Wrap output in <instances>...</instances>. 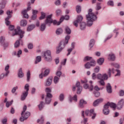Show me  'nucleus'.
Listing matches in <instances>:
<instances>
[{
	"mask_svg": "<svg viewBox=\"0 0 124 124\" xmlns=\"http://www.w3.org/2000/svg\"><path fill=\"white\" fill-rule=\"evenodd\" d=\"M111 73H115V69L113 68H109L108 71V74L106 73L101 74L100 73L96 74L95 73H93L92 75V80H100L98 81V83L101 85V86H105V82L104 80H108V78L111 77Z\"/></svg>",
	"mask_w": 124,
	"mask_h": 124,
	"instance_id": "1",
	"label": "nucleus"
},
{
	"mask_svg": "<svg viewBox=\"0 0 124 124\" xmlns=\"http://www.w3.org/2000/svg\"><path fill=\"white\" fill-rule=\"evenodd\" d=\"M15 27L14 25H10L8 26V29L10 31H12V36H15V35H19L20 38H23L24 37V34L25 31L20 29V27H17L16 29H15Z\"/></svg>",
	"mask_w": 124,
	"mask_h": 124,
	"instance_id": "2",
	"label": "nucleus"
},
{
	"mask_svg": "<svg viewBox=\"0 0 124 124\" xmlns=\"http://www.w3.org/2000/svg\"><path fill=\"white\" fill-rule=\"evenodd\" d=\"M87 24L88 27H91L93 26V21H95L97 17L93 13V9H90L88 11V15H86Z\"/></svg>",
	"mask_w": 124,
	"mask_h": 124,
	"instance_id": "3",
	"label": "nucleus"
},
{
	"mask_svg": "<svg viewBox=\"0 0 124 124\" xmlns=\"http://www.w3.org/2000/svg\"><path fill=\"white\" fill-rule=\"evenodd\" d=\"M52 16H53V15L51 14L46 16V24H48L49 27L51 26V24H52V23H53V25H57V26L61 25V23L62 22L61 21V19L58 22L57 21V20H56L53 21V19H52Z\"/></svg>",
	"mask_w": 124,
	"mask_h": 124,
	"instance_id": "4",
	"label": "nucleus"
},
{
	"mask_svg": "<svg viewBox=\"0 0 124 124\" xmlns=\"http://www.w3.org/2000/svg\"><path fill=\"white\" fill-rule=\"evenodd\" d=\"M30 85L28 84H26L24 86V90L26 91H23L22 94L21 95V100L23 101L26 99V98L28 96L29 94V91L30 90Z\"/></svg>",
	"mask_w": 124,
	"mask_h": 124,
	"instance_id": "5",
	"label": "nucleus"
},
{
	"mask_svg": "<svg viewBox=\"0 0 124 124\" xmlns=\"http://www.w3.org/2000/svg\"><path fill=\"white\" fill-rule=\"evenodd\" d=\"M44 58L47 62H51L52 61V56H51V51L46 50L44 52Z\"/></svg>",
	"mask_w": 124,
	"mask_h": 124,
	"instance_id": "6",
	"label": "nucleus"
},
{
	"mask_svg": "<svg viewBox=\"0 0 124 124\" xmlns=\"http://www.w3.org/2000/svg\"><path fill=\"white\" fill-rule=\"evenodd\" d=\"M80 85L79 81H77L76 83V86H73L72 91L73 92H75V91H76V88H77V93L78 94H80L81 93V92H82V87Z\"/></svg>",
	"mask_w": 124,
	"mask_h": 124,
	"instance_id": "7",
	"label": "nucleus"
},
{
	"mask_svg": "<svg viewBox=\"0 0 124 124\" xmlns=\"http://www.w3.org/2000/svg\"><path fill=\"white\" fill-rule=\"evenodd\" d=\"M6 14L8 16L5 19V23L6 25L8 27L11 25V22L10 21H9V19H10V18H11V17L12 16V11H7V12H6Z\"/></svg>",
	"mask_w": 124,
	"mask_h": 124,
	"instance_id": "8",
	"label": "nucleus"
},
{
	"mask_svg": "<svg viewBox=\"0 0 124 124\" xmlns=\"http://www.w3.org/2000/svg\"><path fill=\"white\" fill-rule=\"evenodd\" d=\"M85 114L86 115V116H90V117L92 116V120H94V119L95 118V116H96V114L94 113V110H93V109L86 110L85 111Z\"/></svg>",
	"mask_w": 124,
	"mask_h": 124,
	"instance_id": "9",
	"label": "nucleus"
},
{
	"mask_svg": "<svg viewBox=\"0 0 124 124\" xmlns=\"http://www.w3.org/2000/svg\"><path fill=\"white\" fill-rule=\"evenodd\" d=\"M89 82L90 84V86H89L88 83H85L83 85V88L85 90H89L90 92H92L93 90V80H90Z\"/></svg>",
	"mask_w": 124,
	"mask_h": 124,
	"instance_id": "10",
	"label": "nucleus"
},
{
	"mask_svg": "<svg viewBox=\"0 0 124 124\" xmlns=\"http://www.w3.org/2000/svg\"><path fill=\"white\" fill-rule=\"evenodd\" d=\"M91 66H95V61L92 60V61L90 62V63L88 62L84 64V67L86 69H90Z\"/></svg>",
	"mask_w": 124,
	"mask_h": 124,
	"instance_id": "11",
	"label": "nucleus"
},
{
	"mask_svg": "<svg viewBox=\"0 0 124 124\" xmlns=\"http://www.w3.org/2000/svg\"><path fill=\"white\" fill-rule=\"evenodd\" d=\"M124 99L121 98L120 100H119L118 104L117 105V108L118 110H120L122 109L123 107H124Z\"/></svg>",
	"mask_w": 124,
	"mask_h": 124,
	"instance_id": "12",
	"label": "nucleus"
},
{
	"mask_svg": "<svg viewBox=\"0 0 124 124\" xmlns=\"http://www.w3.org/2000/svg\"><path fill=\"white\" fill-rule=\"evenodd\" d=\"M53 96L52 94H48L46 96L45 102V104H47V105H49L51 103V101H52V97Z\"/></svg>",
	"mask_w": 124,
	"mask_h": 124,
	"instance_id": "13",
	"label": "nucleus"
},
{
	"mask_svg": "<svg viewBox=\"0 0 124 124\" xmlns=\"http://www.w3.org/2000/svg\"><path fill=\"white\" fill-rule=\"evenodd\" d=\"M22 50L19 49L17 51H14L12 53V55L13 56L16 57L17 58H20L21 57V55H22Z\"/></svg>",
	"mask_w": 124,
	"mask_h": 124,
	"instance_id": "14",
	"label": "nucleus"
},
{
	"mask_svg": "<svg viewBox=\"0 0 124 124\" xmlns=\"http://www.w3.org/2000/svg\"><path fill=\"white\" fill-rule=\"evenodd\" d=\"M10 68V66L9 65V64H7L4 67V70L5 72L2 73V74H3L5 77H7L9 75V73H10V71H9Z\"/></svg>",
	"mask_w": 124,
	"mask_h": 124,
	"instance_id": "15",
	"label": "nucleus"
},
{
	"mask_svg": "<svg viewBox=\"0 0 124 124\" xmlns=\"http://www.w3.org/2000/svg\"><path fill=\"white\" fill-rule=\"evenodd\" d=\"M83 20V16H78L77 19L74 22V25L75 27H78V23H81Z\"/></svg>",
	"mask_w": 124,
	"mask_h": 124,
	"instance_id": "16",
	"label": "nucleus"
},
{
	"mask_svg": "<svg viewBox=\"0 0 124 124\" xmlns=\"http://www.w3.org/2000/svg\"><path fill=\"white\" fill-rule=\"evenodd\" d=\"M108 104H106L104 106V109H103V112L104 115H109V113H110V111L109 110V109H108L109 108L108 107Z\"/></svg>",
	"mask_w": 124,
	"mask_h": 124,
	"instance_id": "17",
	"label": "nucleus"
},
{
	"mask_svg": "<svg viewBox=\"0 0 124 124\" xmlns=\"http://www.w3.org/2000/svg\"><path fill=\"white\" fill-rule=\"evenodd\" d=\"M27 110V106H24L23 107V110L21 112V117L20 118V122H24L25 120H27V118L24 116V113L26 112Z\"/></svg>",
	"mask_w": 124,
	"mask_h": 124,
	"instance_id": "18",
	"label": "nucleus"
},
{
	"mask_svg": "<svg viewBox=\"0 0 124 124\" xmlns=\"http://www.w3.org/2000/svg\"><path fill=\"white\" fill-rule=\"evenodd\" d=\"M74 48H75V43H72L71 45V47L67 49L68 53L67 54V56H69V55H70L72 51L74 50Z\"/></svg>",
	"mask_w": 124,
	"mask_h": 124,
	"instance_id": "19",
	"label": "nucleus"
},
{
	"mask_svg": "<svg viewBox=\"0 0 124 124\" xmlns=\"http://www.w3.org/2000/svg\"><path fill=\"white\" fill-rule=\"evenodd\" d=\"M102 102H103V98L97 99L93 102V106L94 107L98 106V105L100 104V103H102Z\"/></svg>",
	"mask_w": 124,
	"mask_h": 124,
	"instance_id": "20",
	"label": "nucleus"
},
{
	"mask_svg": "<svg viewBox=\"0 0 124 124\" xmlns=\"http://www.w3.org/2000/svg\"><path fill=\"white\" fill-rule=\"evenodd\" d=\"M108 61H111V62H114L116 60V56L115 54L113 53H110L108 56Z\"/></svg>",
	"mask_w": 124,
	"mask_h": 124,
	"instance_id": "21",
	"label": "nucleus"
},
{
	"mask_svg": "<svg viewBox=\"0 0 124 124\" xmlns=\"http://www.w3.org/2000/svg\"><path fill=\"white\" fill-rule=\"evenodd\" d=\"M95 9L96 10L95 14H98V11L101 9V3L97 2L96 7H95Z\"/></svg>",
	"mask_w": 124,
	"mask_h": 124,
	"instance_id": "22",
	"label": "nucleus"
},
{
	"mask_svg": "<svg viewBox=\"0 0 124 124\" xmlns=\"http://www.w3.org/2000/svg\"><path fill=\"white\" fill-rule=\"evenodd\" d=\"M46 24L48 26L49 23L46 24V20H45V23H42L41 24V26L40 27V31H45V30L46 29Z\"/></svg>",
	"mask_w": 124,
	"mask_h": 124,
	"instance_id": "23",
	"label": "nucleus"
},
{
	"mask_svg": "<svg viewBox=\"0 0 124 124\" xmlns=\"http://www.w3.org/2000/svg\"><path fill=\"white\" fill-rule=\"evenodd\" d=\"M67 44H66V43L64 42V41H61L58 46V47H60L62 49V50H63L64 49V47H65V46Z\"/></svg>",
	"mask_w": 124,
	"mask_h": 124,
	"instance_id": "24",
	"label": "nucleus"
},
{
	"mask_svg": "<svg viewBox=\"0 0 124 124\" xmlns=\"http://www.w3.org/2000/svg\"><path fill=\"white\" fill-rule=\"evenodd\" d=\"M17 75L19 78H23V77H24V73H23L22 68L19 69Z\"/></svg>",
	"mask_w": 124,
	"mask_h": 124,
	"instance_id": "25",
	"label": "nucleus"
},
{
	"mask_svg": "<svg viewBox=\"0 0 124 124\" xmlns=\"http://www.w3.org/2000/svg\"><path fill=\"white\" fill-rule=\"evenodd\" d=\"M94 43H95L94 40L93 39H92L89 42V50H92V48H93V46L94 45Z\"/></svg>",
	"mask_w": 124,
	"mask_h": 124,
	"instance_id": "26",
	"label": "nucleus"
},
{
	"mask_svg": "<svg viewBox=\"0 0 124 124\" xmlns=\"http://www.w3.org/2000/svg\"><path fill=\"white\" fill-rule=\"evenodd\" d=\"M107 92L108 93H112V87L110 83H108L107 85Z\"/></svg>",
	"mask_w": 124,
	"mask_h": 124,
	"instance_id": "27",
	"label": "nucleus"
},
{
	"mask_svg": "<svg viewBox=\"0 0 124 124\" xmlns=\"http://www.w3.org/2000/svg\"><path fill=\"white\" fill-rule=\"evenodd\" d=\"M87 104V102L84 100L83 99H81L79 102V106L80 108H83L84 105H86Z\"/></svg>",
	"mask_w": 124,
	"mask_h": 124,
	"instance_id": "28",
	"label": "nucleus"
},
{
	"mask_svg": "<svg viewBox=\"0 0 124 124\" xmlns=\"http://www.w3.org/2000/svg\"><path fill=\"white\" fill-rule=\"evenodd\" d=\"M38 107L40 111L43 110V108H44V102L43 101H41L40 104L38 105Z\"/></svg>",
	"mask_w": 124,
	"mask_h": 124,
	"instance_id": "29",
	"label": "nucleus"
},
{
	"mask_svg": "<svg viewBox=\"0 0 124 124\" xmlns=\"http://www.w3.org/2000/svg\"><path fill=\"white\" fill-rule=\"evenodd\" d=\"M107 104H108V107H110L111 108H113V110L116 109V107L117 108V105L113 103H108Z\"/></svg>",
	"mask_w": 124,
	"mask_h": 124,
	"instance_id": "30",
	"label": "nucleus"
},
{
	"mask_svg": "<svg viewBox=\"0 0 124 124\" xmlns=\"http://www.w3.org/2000/svg\"><path fill=\"white\" fill-rule=\"evenodd\" d=\"M35 28V25H30L27 27V31H31L32 30H34Z\"/></svg>",
	"mask_w": 124,
	"mask_h": 124,
	"instance_id": "31",
	"label": "nucleus"
},
{
	"mask_svg": "<svg viewBox=\"0 0 124 124\" xmlns=\"http://www.w3.org/2000/svg\"><path fill=\"white\" fill-rule=\"evenodd\" d=\"M52 84V78H48L46 79L45 86H51V84Z\"/></svg>",
	"mask_w": 124,
	"mask_h": 124,
	"instance_id": "32",
	"label": "nucleus"
},
{
	"mask_svg": "<svg viewBox=\"0 0 124 124\" xmlns=\"http://www.w3.org/2000/svg\"><path fill=\"white\" fill-rule=\"evenodd\" d=\"M103 62H104V58H99L97 61V63L99 65H102V64H103Z\"/></svg>",
	"mask_w": 124,
	"mask_h": 124,
	"instance_id": "33",
	"label": "nucleus"
},
{
	"mask_svg": "<svg viewBox=\"0 0 124 124\" xmlns=\"http://www.w3.org/2000/svg\"><path fill=\"white\" fill-rule=\"evenodd\" d=\"M86 26H87V24H86V22L80 23V30H81V31H84V30L86 29Z\"/></svg>",
	"mask_w": 124,
	"mask_h": 124,
	"instance_id": "34",
	"label": "nucleus"
},
{
	"mask_svg": "<svg viewBox=\"0 0 124 124\" xmlns=\"http://www.w3.org/2000/svg\"><path fill=\"white\" fill-rule=\"evenodd\" d=\"M61 68H58V70L56 72V75L57 77L61 78V76H62V71H61Z\"/></svg>",
	"mask_w": 124,
	"mask_h": 124,
	"instance_id": "35",
	"label": "nucleus"
},
{
	"mask_svg": "<svg viewBox=\"0 0 124 124\" xmlns=\"http://www.w3.org/2000/svg\"><path fill=\"white\" fill-rule=\"evenodd\" d=\"M28 24V22L26 20H22L20 21V26L21 27H26V26Z\"/></svg>",
	"mask_w": 124,
	"mask_h": 124,
	"instance_id": "36",
	"label": "nucleus"
},
{
	"mask_svg": "<svg viewBox=\"0 0 124 124\" xmlns=\"http://www.w3.org/2000/svg\"><path fill=\"white\" fill-rule=\"evenodd\" d=\"M22 41V39H19L18 40L16 41L14 44L15 48H18L20 46V42Z\"/></svg>",
	"mask_w": 124,
	"mask_h": 124,
	"instance_id": "37",
	"label": "nucleus"
},
{
	"mask_svg": "<svg viewBox=\"0 0 124 124\" xmlns=\"http://www.w3.org/2000/svg\"><path fill=\"white\" fill-rule=\"evenodd\" d=\"M65 33L66 34H70L71 33V30L68 27H66L65 28Z\"/></svg>",
	"mask_w": 124,
	"mask_h": 124,
	"instance_id": "38",
	"label": "nucleus"
},
{
	"mask_svg": "<svg viewBox=\"0 0 124 124\" xmlns=\"http://www.w3.org/2000/svg\"><path fill=\"white\" fill-rule=\"evenodd\" d=\"M27 10H23L22 12V15H23V17L24 18H29V15H28V14H27Z\"/></svg>",
	"mask_w": 124,
	"mask_h": 124,
	"instance_id": "39",
	"label": "nucleus"
},
{
	"mask_svg": "<svg viewBox=\"0 0 124 124\" xmlns=\"http://www.w3.org/2000/svg\"><path fill=\"white\" fill-rule=\"evenodd\" d=\"M89 61H91V62H92V61L94 60H93V58L91 57L86 56L84 58V62H89Z\"/></svg>",
	"mask_w": 124,
	"mask_h": 124,
	"instance_id": "40",
	"label": "nucleus"
},
{
	"mask_svg": "<svg viewBox=\"0 0 124 124\" xmlns=\"http://www.w3.org/2000/svg\"><path fill=\"white\" fill-rule=\"evenodd\" d=\"M107 4L108 6H111V7H114V1L109 0L107 2Z\"/></svg>",
	"mask_w": 124,
	"mask_h": 124,
	"instance_id": "41",
	"label": "nucleus"
},
{
	"mask_svg": "<svg viewBox=\"0 0 124 124\" xmlns=\"http://www.w3.org/2000/svg\"><path fill=\"white\" fill-rule=\"evenodd\" d=\"M56 34L60 35L62 33V29L58 28L56 31Z\"/></svg>",
	"mask_w": 124,
	"mask_h": 124,
	"instance_id": "42",
	"label": "nucleus"
},
{
	"mask_svg": "<svg viewBox=\"0 0 124 124\" xmlns=\"http://www.w3.org/2000/svg\"><path fill=\"white\" fill-rule=\"evenodd\" d=\"M4 42H5V37L3 36H1L0 37V43L1 45L3 44Z\"/></svg>",
	"mask_w": 124,
	"mask_h": 124,
	"instance_id": "43",
	"label": "nucleus"
},
{
	"mask_svg": "<svg viewBox=\"0 0 124 124\" xmlns=\"http://www.w3.org/2000/svg\"><path fill=\"white\" fill-rule=\"evenodd\" d=\"M59 100L62 102V101H63V100H64V94L63 93L60 94L59 96Z\"/></svg>",
	"mask_w": 124,
	"mask_h": 124,
	"instance_id": "44",
	"label": "nucleus"
},
{
	"mask_svg": "<svg viewBox=\"0 0 124 124\" xmlns=\"http://www.w3.org/2000/svg\"><path fill=\"white\" fill-rule=\"evenodd\" d=\"M44 122V118L43 117H41L40 119L37 120V123L39 124H42Z\"/></svg>",
	"mask_w": 124,
	"mask_h": 124,
	"instance_id": "45",
	"label": "nucleus"
},
{
	"mask_svg": "<svg viewBox=\"0 0 124 124\" xmlns=\"http://www.w3.org/2000/svg\"><path fill=\"white\" fill-rule=\"evenodd\" d=\"M49 73H50V69H46L44 72V76H45L46 77V76H48Z\"/></svg>",
	"mask_w": 124,
	"mask_h": 124,
	"instance_id": "46",
	"label": "nucleus"
},
{
	"mask_svg": "<svg viewBox=\"0 0 124 124\" xmlns=\"http://www.w3.org/2000/svg\"><path fill=\"white\" fill-rule=\"evenodd\" d=\"M41 62V56H37L36 58L35 63L36 64L38 63V62Z\"/></svg>",
	"mask_w": 124,
	"mask_h": 124,
	"instance_id": "47",
	"label": "nucleus"
},
{
	"mask_svg": "<svg viewBox=\"0 0 124 124\" xmlns=\"http://www.w3.org/2000/svg\"><path fill=\"white\" fill-rule=\"evenodd\" d=\"M69 19V16H62L60 18L61 22H62L63 20H68Z\"/></svg>",
	"mask_w": 124,
	"mask_h": 124,
	"instance_id": "48",
	"label": "nucleus"
},
{
	"mask_svg": "<svg viewBox=\"0 0 124 124\" xmlns=\"http://www.w3.org/2000/svg\"><path fill=\"white\" fill-rule=\"evenodd\" d=\"M61 78H59L58 77L55 76L54 78V83L55 84H58L59 83V81H60V79Z\"/></svg>",
	"mask_w": 124,
	"mask_h": 124,
	"instance_id": "49",
	"label": "nucleus"
},
{
	"mask_svg": "<svg viewBox=\"0 0 124 124\" xmlns=\"http://www.w3.org/2000/svg\"><path fill=\"white\" fill-rule=\"evenodd\" d=\"M41 16L39 18V20H43V19H44L46 16V14L44 13L43 12H42L41 13Z\"/></svg>",
	"mask_w": 124,
	"mask_h": 124,
	"instance_id": "50",
	"label": "nucleus"
},
{
	"mask_svg": "<svg viewBox=\"0 0 124 124\" xmlns=\"http://www.w3.org/2000/svg\"><path fill=\"white\" fill-rule=\"evenodd\" d=\"M27 78L28 82H30V80L31 79V71H28L27 72Z\"/></svg>",
	"mask_w": 124,
	"mask_h": 124,
	"instance_id": "51",
	"label": "nucleus"
},
{
	"mask_svg": "<svg viewBox=\"0 0 124 124\" xmlns=\"http://www.w3.org/2000/svg\"><path fill=\"white\" fill-rule=\"evenodd\" d=\"M70 39V36L69 35H67L65 37V41H64V42L66 43V44H68V40Z\"/></svg>",
	"mask_w": 124,
	"mask_h": 124,
	"instance_id": "52",
	"label": "nucleus"
},
{
	"mask_svg": "<svg viewBox=\"0 0 124 124\" xmlns=\"http://www.w3.org/2000/svg\"><path fill=\"white\" fill-rule=\"evenodd\" d=\"M110 65L111 66H114L116 68H120V65L118 63H115L114 62L111 63Z\"/></svg>",
	"mask_w": 124,
	"mask_h": 124,
	"instance_id": "53",
	"label": "nucleus"
},
{
	"mask_svg": "<svg viewBox=\"0 0 124 124\" xmlns=\"http://www.w3.org/2000/svg\"><path fill=\"white\" fill-rule=\"evenodd\" d=\"M12 103H13V100H12L11 102L7 101L6 103V107H7V108H8L9 106H11V105H12Z\"/></svg>",
	"mask_w": 124,
	"mask_h": 124,
	"instance_id": "54",
	"label": "nucleus"
},
{
	"mask_svg": "<svg viewBox=\"0 0 124 124\" xmlns=\"http://www.w3.org/2000/svg\"><path fill=\"white\" fill-rule=\"evenodd\" d=\"M62 51V49L61 48V47H59V46L56 47V54H60Z\"/></svg>",
	"mask_w": 124,
	"mask_h": 124,
	"instance_id": "55",
	"label": "nucleus"
},
{
	"mask_svg": "<svg viewBox=\"0 0 124 124\" xmlns=\"http://www.w3.org/2000/svg\"><path fill=\"white\" fill-rule=\"evenodd\" d=\"M51 89L49 88H46V95H47L48 94H51Z\"/></svg>",
	"mask_w": 124,
	"mask_h": 124,
	"instance_id": "56",
	"label": "nucleus"
},
{
	"mask_svg": "<svg viewBox=\"0 0 124 124\" xmlns=\"http://www.w3.org/2000/svg\"><path fill=\"white\" fill-rule=\"evenodd\" d=\"M100 70V67L99 66H96L94 68V71L95 73H98Z\"/></svg>",
	"mask_w": 124,
	"mask_h": 124,
	"instance_id": "57",
	"label": "nucleus"
},
{
	"mask_svg": "<svg viewBox=\"0 0 124 124\" xmlns=\"http://www.w3.org/2000/svg\"><path fill=\"white\" fill-rule=\"evenodd\" d=\"M28 49L31 50V49H33V44L32 43H30L28 45Z\"/></svg>",
	"mask_w": 124,
	"mask_h": 124,
	"instance_id": "58",
	"label": "nucleus"
},
{
	"mask_svg": "<svg viewBox=\"0 0 124 124\" xmlns=\"http://www.w3.org/2000/svg\"><path fill=\"white\" fill-rule=\"evenodd\" d=\"M1 45H2L4 48H7V47H8V45H9V44L8 42H5Z\"/></svg>",
	"mask_w": 124,
	"mask_h": 124,
	"instance_id": "59",
	"label": "nucleus"
},
{
	"mask_svg": "<svg viewBox=\"0 0 124 124\" xmlns=\"http://www.w3.org/2000/svg\"><path fill=\"white\" fill-rule=\"evenodd\" d=\"M31 113H30V112H26L24 113V116L25 117V119H28Z\"/></svg>",
	"mask_w": 124,
	"mask_h": 124,
	"instance_id": "60",
	"label": "nucleus"
},
{
	"mask_svg": "<svg viewBox=\"0 0 124 124\" xmlns=\"http://www.w3.org/2000/svg\"><path fill=\"white\" fill-rule=\"evenodd\" d=\"M76 11L77 13H80V12H81V6L79 5L77 6Z\"/></svg>",
	"mask_w": 124,
	"mask_h": 124,
	"instance_id": "61",
	"label": "nucleus"
},
{
	"mask_svg": "<svg viewBox=\"0 0 124 124\" xmlns=\"http://www.w3.org/2000/svg\"><path fill=\"white\" fill-rule=\"evenodd\" d=\"M31 9V2L28 3V5L27 7V9L24 10H26L27 12L28 11H30Z\"/></svg>",
	"mask_w": 124,
	"mask_h": 124,
	"instance_id": "62",
	"label": "nucleus"
},
{
	"mask_svg": "<svg viewBox=\"0 0 124 124\" xmlns=\"http://www.w3.org/2000/svg\"><path fill=\"white\" fill-rule=\"evenodd\" d=\"M119 96H124V90H121L119 92Z\"/></svg>",
	"mask_w": 124,
	"mask_h": 124,
	"instance_id": "63",
	"label": "nucleus"
},
{
	"mask_svg": "<svg viewBox=\"0 0 124 124\" xmlns=\"http://www.w3.org/2000/svg\"><path fill=\"white\" fill-rule=\"evenodd\" d=\"M17 90H18V87H14L11 91V92L12 93H15V92H16V91H17Z\"/></svg>",
	"mask_w": 124,
	"mask_h": 124,
	"instance_id": "64",
	"label": "nucleus"
}]
</instances>
